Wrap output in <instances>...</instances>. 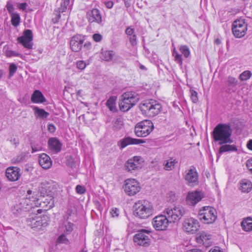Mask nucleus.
<instances>
[{"instance_id": "f257e3e1", "label": "nucleus", "mask_w": 252, "mask_h": 252, "mask_svg": "<svg viewBox=\"0 0 252 252\" xmlns=\"http://www.w3.org/2000/svg\"><path fill=\"white\" fill-rule=\"evenodd\" d=\"M232 130L229 124H219L213 129L212 135L214 140L221 146L219 149L220 154L227 152H236L237 148L231 138Z\"/></svg>"}, {"instance_id": "f03ea898", "label": "nucleus", "mask_w": 252, "mask_h": 252, "mask_svg": "<svg viewBox=\"0 0 252 252\" xmlns=\"http://www.w3.org/2000/svg\"><path fill=\"white\" fill-rule=\"evenodd\" d=\"M134 215L140 219H147L154 213V208L151 202L147 200L136 201L133 206Z\"/></svg>"}, {"instance_id": "7ed1b4c3", "label": "nucleus", "mask_w": 252, "mask_h": 252, "mask_svg": "<svg viewBox=\"0 0 252 252\" xmlns=\"http://www.w3.org/2000/svg\"><path fill=\"white\" fill-rule=\"evenodd\" d=\"M139 108L143 114L148 117H153L160 113L162 106L158 101L150 99L142 102L139 105Z\"/></svg>"}, {"instance_id": "20e7f679", "label": "nucleus", "mask_w": 252, "mask_h": 252, "mask_svg": "<svg viewBox=\"0 0 252 252\" xmlns=\"http://www.w3.org/2000/svg\"><path fill=\"white\" fill-rule=\"evenodd\" d=\"M139 100V95L134 92H127L120 97L119 105L123 112L128 111L133 107Z\"/></svg>"}, {"instance_id": "39448f33", "label": "nucleus", "mask_w": 252, "mask_h": 252, "mask_svg": "<svg viewBox=\"0 0 252 252\" xmlns=\"http://www.w3.org/2000/svg\"><path fill=\"white\" fill-rule=\"evenodd\" d=\"M198 218L204 223H213L217 218V211L211 206L203 207L199 210Z\"/></svg>"}, {"instance_id": "423d86ee", "label": "nucleus", "mask_w": 252, "mask_h": 252, "mask_svg": "<svg viewBox=\"0 0 252 252\" xmlns=\"http://www.w3.org/2000/svg\"><path fill=\"white\" fill-rule=\"evenodd\" d=\"M154 128V124L151 121L145 120L136 125L134 132L138 137H146L150 134Z\"/></svg>"}, {"instance_id": "0eeeda50", "label": "nucleus", "mask_w": 252, "mask_h": 252, "mask_svg": "<svg viewBox=\"0 0 252 252\" xmlns=\"http://www.w3.org/2000/svg\"><path fill=\"white\" fill-rule=\"evenodd\" d=\"M58 187V184L52 180L45 181L41 183L38 190L41 196H54Z\"/></svg>"}, {"instance_id": "6e6552de", "label": "nucleus", "mask_w": 252, "mask_h": 252, "mask_svg": "<svg viewBox=\"0 0 252 252\" xmlns=\"http://www.w3.org/2000/svg\"><path fill=\"white\" fill-rule=\"evenodd\" d=\"M54 196H41L34 202V205L40 207L42 209L37 210L38 213H40L42 210L46 211L54 206Z\"/></svg>"}, {"instance_id": "1a4fd4ad", "label": "nucleus", "mask_w": 252, "mask_h": 252, "mask_svg": "<svg viewBox=\"0 0 252 252\" xmlns=\"http://www.w3.org/2000/svg\"><path fill=\"white\" fill-rule=\"evenodd\" d=\"M165 213L170 222L179 220L185 213V210L182 206H175L173 208H168Z\"/></svg>"}, {"instance_id": "9d476101", "label": "nucleus", "mask_w": 252, "mask_h": 252, "mask_svg": "<svg viewBox=\"0 0 252 252\" xmlns=\"http://www.w3.org/2000/svg\"><path fill=\"white\" fill-rule=\"evenodd\" d=\"M125 192L128 196H133L141 189L139 183L135 179H128L125 181L123 186Z\"/></svg>"}, {"instance_id": "9b49d317", "label": "nucleus", "mask_w": 252, "mask_h": 252, "mask_svg": "<svg viewBox=\"0 0 252 252\" xmlns=\"http://www.w3.org/2000/svg\"><path fill=\"white\" fill-rule=\"evenodd\" d=\"M232 31L236 37L241 38L246 33L247 25L243 20H235L232 24Z\"/></svg>"}, {"instance_id": "f8f14e48", "label": "nucleus", "mask_w": 252, "mask_h": 252, "mask_svg": "<svg viewBox=\"0 0 252 252\" xmlns=\"http://www.w3.org/2000/svg\"><path fill=\"white\" fill-rule=\"evenodd\" d=\"M84 40V36L81 34H77L71 37L69 41L70 48L71 51L74 52L80 51Z\"/></svg>"}, {"instance_id": "ddd939ff", "label": "nucleus", "mask_w": 252, "mask_h": 252, "mask_svg": "<svg viewBox=\"0 0 252 252\" xmlns=\"http://www.w3.org/2000/svg\"><path fill=\"white\" fill-rule=\"evenodd\" d=\"M150 231L142 229L138 231L133 237L134 242L136 243L138 245L144 247L147 246L149 244L150 239L148 235L149 234Z\"/></svg>"}, {"instance_id": "4468645a", "label": "nucleus", "mask_w": 252, "mask_h": 252, "mask_svg": "<svg viewBox=\"0 0 252 252\" xmlns=\"http://www.w3.org/2000/svg\"><path fill=\"white\" fill-rule=\"evenodd\" d=\"M184 230L189 233H195L199 228L198 220L194 218H190L186 219L183 224Z\"/></svg>"}, {"instance_id": "2eb2a0df", "label": "nucleus", "mask_w": 252, "mask_h": 252, "mask_svg": "<svg viewBox=\"0 0 252 252\" xmlns=\"http://www.w3.org/2000/svg\"><path fill=\"white\" fill-rule=\"evenodd\" d=\"M169 222L168 218L163 215L156 217L152 221L154 227L157 230H166Z\"/></svg>"}, {"instance_id": "dca6fc26", "label": "nucleus", "mask_w": 252, "mask_h": 252, "mask_svg": "<svg viewBox=\"0 0 252 252\" xmlns=\"http://www.w3.org/2000/svg\"><path fill=\"white\" fill-rule=\"evenodd\" d=\"M33 39L32 33L31 30H26L24 32L23 36L18 37L17 41L22 44L23 46L29 49H32Z\"/></svg>"}, {"instance_id": "f3484780", "label": "nucleus", "mask_w": 252, "mask_h": 252, "mask_svg": "<svg viewBox=\"0 0 252 252\" xmlns=\"http://www.w3.org/2000/svg\"><path fill=\"white\" fill-rule=\"evenodd\" d=\"M144 160L140 156H135L129 159L126 163V167L128 172H132L142 167Z\"/></svg>"}, {"instance_id": "a211bd4d", "label": "nucleus", "mask_w": 252, "mask_h": 252, "mask_svg": "<svg viewBox=\"0 0 252 252\" xmlns=\"http://www.w3.org/2000/svg\"><path fill=\"white\" fill-rule=\"evenodd\" d=\"M27 221L32 228H37L38 230L41 229L42 227H46L48 224L45 217L37 218L36 219L28 218Z\"/></svg>"}, {"instance_id": "6ab92c4d", "label": "nucleus", "mask_w": 252, "mask_h": 252, "mask_svg": "<svg viewBox=\"0 0 252 252\" xmlns=\"http://www.w3.org/2000/svg\"><path fill=\"white\" fill-rule=\"evenodd\" d=\"M87 18L90 23L102 24V16L100 11L97 8H93L87 13Z\"/></svg>"}, {"instance_id": "aec40b11", "label": "nucleus", "mask_w": 252, "mask_h": 252, "mask_svg": "<svg viewBox=\"0 0 252 252\" xmlns=\"http://www.w3.org/2000/svg\"><path fill=\"white\" fill-rule=\"evenodd\" d=\"M62 142L57 137H51L48 139V148L54 154L59 153L62 150Z\"/></svg>"}, {"instance_id": "412c9836", "label": "nucleus", "mask_w": 252, "mask_h": 252, "mask_svg": "<svg viewBox=\"0 0 252 252\" xmlns=\"http://www.w3.org/2000/svg\"><path fill=\"white\" fill-rule=\"evenodd\" d=\"M202 198V192L196 191L189 192L187 197V202L189 205L193 206Z\"/></svg>"}, {"instance_id": "4be33fe9", "label": "nucleus", "mask_w": 252, "mask_h": 252, "mask_svg": "<svg viewBox=\"0 0 252 252\" xmlns=\"http://www.w3.org/2000/svg\"><path fill=\"white\" fill-rule=\"evenodd\" d=\"M38 160L39 164L44 169H48L52 165L51 158L45 153L40 155Z\"/></svg>"}, {"instance_id": "5701e85b", "label": "nucleus", "mask_w": 252, "mask_h": 252, "mask_svg": "<svg viewBox=\"0 0 252 252\" xmlns=\"http://www.w3.org/2000/svg\"><path fill=\"white\" fill-rule=\"evenodd\" d=\"M31 101L34 103H42L46 101V99L40 91L35 90L32 95Z\"/></svg>"}, {"instance_id": "b1692460", "label": "nucleus", "mask_w": 252, "mask_h": 252, "mask_svg": "<svg viewBox=\"0 0 252 252\" xmlns=\"http://www.w3.org/2000/svg\"><path fill=\"white\" fill-rule=\"evenodd\" d=\"M144 143H145V141L143 140L127 137L124 138L121 142V146L122 148H124L130 144L137 145Z\"/></svg>"}, {"instance_id": "393cba45", "label": "nucleus", "mask_w": 252, "mask_h": 252, "mask_svg": "<svg viewBox=\"0 0 252 252\" xmlns=\"http://www.w3.org/2000/svg\"><path fill=\"white\" fill-rule=\"evenodd\" d=\"M240 189L243 192H249L252 189V182L248 179L242 180L240 183Z\"/></svg>"}, {"instance_id": "a878e982", "label": "nucleus", "mask_w": 252, "mask_h": 252, "mask_svg": "<svg viewBox=\"0 0 252 252\" xmlns=\"http://www.w3.org/2000/svg\"><path fill=\"white\" fill-rule=\"evenodd\" d=\"M185 180L190 186L196 185L198 183L197 174H186Z\"/></svg>"}, {"instance_id": "bb28decb", "label": "nucleus", "mask_w": 252, "mask_h": 252, "mask_svg": "<svg viewBox=\"0 0 252 252\" xmlns=\"http://www.w3.org/2000/svg\"><path fill=\"white\" fill-rule=\"evenodd\" d=\"M66 165L70 168H76L78 166L79 160L77 158H74L72 156H69L66 157Z\"/></svg>"}, {"instance_id": "cd10ccee", "label": "nucleus", "mask_w": 252, "mask_h": 252, "mask_svg": "<svg viewBox=\"0 0 252 252\" xmlns=\"http://www.w3.org/2000/svg\"><path fill=\"white\" fill-rule=\"evenodd\" d=\"M242 229L246 231L252 230V219L248 217L244 219L241 222Z\"/></svg>"}, {"instance_id": "c85d7f7f", "label": "nucleus", "mask_w": 252, "mask_h": 252, "mask_svg": "<svg viewBox=\"0 0 252 252\" xmlns=\"http://www.w3.org/2000/svg\"><path fill=\"white\" fill-rule=\"evenodd\" d=\"M178 162V160L176 158H171L165 161V163L164 164V168L166 170H172L175 168V164Z\"/></svg>"}, {"instance_id": "c756f323", "label": "nucleus", "mask_w": 252, "mask_h": 252, "mask_svg": "<svg viewBox=\"0 0 252 252\" xmlns=\"http://www.w3.org/2000/svg\"><path fill=\"white\" fill-rule=\"evenodd\" d=\"M35 115L37 118H42L43 119H46L49 115V113L45 111L44 109L39 108L37 107H34Z\"/></svg>"}, {"instance_id": "7c9ffc66", "label": "nucleus", "mask_w": 252, "mask_h": 252, "mask_svg": "<svg viewBox=\"0 0 252 252\" xmlns=\"http://www.w3.org/2000/svg\"><path fill=\"white\" fill-rule=\"evenodd\" d=\"M114 53L113 51H102L101 52V58L106 61H110L114 56Z\"/></svg>"}, {"instance_id": "2f4dec72", "label": "nucleus", "mask_w": 252, "mask_h": 252, "mask_svg": "<svg viewBox=\"0 0 252 252\" xmlns=\"http://www.w3.org/2000/svg\"><path fill=\"white\" fill-rule=\"evenodd\" d=\"M20 22V17L19 14L17 13H12L11 15V23L14 27H17Z\"/></svg>"}, {"instance_id": "473e14b6", "label": "nucleus", "mask_w": 252, "mask_h": 252, "mask_svg": "<svg viewBox=\"0 0 252 252\" xmlns=\"http://www.w3.org/2000/svg\"><path fill=\"white\" fill-rule=\"evenodd\" d=\"M116 99L114 97H110L106 103V106L111 111H114L115 109Z\"/></svg>"}, {"instance_id": "72a5a7b5", "label": "nucleus", "mask_w": 252, "mask_h": 252, "mask_svg": "<svg viewBox=\"0 0 252 252\" xmlns=\"http://www.w3.org/2000/svg\"><path fill=\"white\" fill-rule=\"evenodd\" d=\"M252 73L249 70H246L243 72L239 76V79L241 81H246L252 76Z\"/></svg>"}, {"instance_id": "f704fd0d", "label": "nucleus", "mask_w": 252, "mask_h": 252, "mask_svg": "<svg viewBox=\"0 0 252 252\" xmlns=\"http://www.w3.org/2000/svg\"><path fill=\"white\" fill-rule=\"evenodd\" d=\"M64 225L65 227L64 232L66 234L70 233L73 230V224L70 222L66 221L64 222Z\"/></svg>"}, {"instance_id": "c9c22d12", "label": "nucleus", "mask_w": 252, "mask_h": 252, "mask_svg": "<svg viewBox=\"0 0 252 252\" xmlns=\"http://www.w3.org/2000/svg\"><path fill=\"white\" fill-rule=\"evenodd\" d=\"M180 51L184 55L185 57L188 58L190 55V51L189 47L186 45H183L180 47Z\"/></svg>"}, {"instance_id": "e433bc0d", "label": "nucleus", "mask_w": 252, "mask_h": 252, "mask_svg": "<svg viewBox=\"0 0 252 252\" xmlns=\"http://www.w3.org/2000/svg\"><path fill=\"white\" fill-rule=\"evenodd\" d=\"M227 83L228 85L231 87H235L237 85V80L232 76H229L227 80Z\"/></svg>"}, {"instance_id": "4c0bfd02", "label": "nucleus", "mask_w": 252, "mask_h": 252, "mask_svg": "<svg viewBox=\"0 0 252 252\" xmlns=\"http://www.w3.org/2000/svg\"><path fill=\"white\" fill-rule=\"evenodd\" d=\"M20 171V169L19 168L15 166H10L7 168L5 173H19Z\"/></svg>"}, {"instance_id": "58836bf2", "label": "nucleus", "mask_w": 252, "mask_h": 252, "mask_svg": "<svg viewBox=\"0 0 252 252\" xmlns=\"http://www.w3.org/2000/svg\"><path fill=\"white\" fill-rule=\"evenodd\" d=\"M190 98L193 103H196L198 101L197 93L192 89L190 90Z\"/></svg>"}, {"instance_id": "ea45409f", "label": "nucleus", "mask_w": 252, "mask_h": 252, "mask_svg": "<svg viewBox=\"0 0 252 252\" xmlns=\"http://www.w3.org/2000/svg\"><path fill=\"white\" fill-rule=\"evenodd\" d=\"M69 3V0H63V1L62 2L61 7L59 8V12H63L67 9V6Z\"/></svg>"}, {"instance_id": "a19ab883", "label": "nucleus", "mask_w": 252, "mask_h": 252, "mask_svg": "<svg viewBox=\"0 0 252 252\" xmlns=\"http://www.w3.org/2000/svg\"><path fill=\"white\" fill-rule=\"evenodd\" d=\"M21 174H5L8 181L13 182L17 181L20 178Z\"/></svg>"}, {"instance_id": "79ce46f5", "label": "nucleus", "mask_w": 252, "mask_h": 252, "mask_svg": "<svg viewBox=\"0 0 252 252\" xmlns=\"http://www.w3.org/2000/svg\"><path fill=\"white\" fill-rule=\"evenodd\" d=\"M57 242L59 243H64L67 244H68L69 241L66 238L65 235L64 234L61 235L57 239Z\"/></svg>"}, {"instance_id": "37998d69", "label": "nucleus", "mask_w": 252, "mask_h": 252, "mask_svg": "<svg viewBox=\"0 0 252 252\" xmlns=\"http://www.w3.org/2000/svg\"><path fill=\"white\" fill-rule=\"evenodd\" d=\"M130 44L132 46H135L137 44V36L135 34L128 36Z\"/></svg>"}, {"instance_id": "c03bdc74", "label": "nucleus", "mask_w": 252, "mask_h": 252, "mask_svg": "<svg viewBox=\"0 0 252 252\" xmlns=\"http://www.w3.org/2000/svg\"><path fill=\"white\" fill-rule=\"evenodd\" d=\"M200 237L202 241L204 243L205 242H207V240H209L211 239V235L209 234H208L206 232H202Z\"/></svg>"}, {"instance_id": "a18cd8bd", "label": "nucleus", "mask_w": 252, "mask_h": 252, "mask_svg": "<svg viewBox=\"0 0 252 252\" xmlns=\"http://www.w3.org/2000/svg\"><path fill=\"white\" fill-rule=\"evenodd\" d=\"M17 69V66L14 64L12 63L10 65L9 70V76H12L13 75V74L16 72V70Z\"/></svg>"}, {"instance_id": "49530a36", "label": "nucleus", "mask_w": 252, "mask_h": 252, "mask_svg": "<svg viewBox=\"0 0 252 252\" xmlns=\"http://www.w3.org/2000/svg\"><path fill=\"white\" fill-rule=\"evenodd\" d=\"M76 191L77 193L82 194L86 192L85 188L81 185H77L75 188Z\"/></svg>"}, {"instance_id": "de8ad7c7", "label": "nucleus", "mask_w": 252, "mask_h": 252, "mask_svg": "<svg viewBox=\"0 0 252 252\" xmlns=\"http://www.w3.org/2000/svg\"><path fill=\"white\" fill-rule=\"evenodd\" d=\"M21 54L13 51L8 50L6 52V56L8 57H19Z\"/></svg>"}, {"instance_id": "09e8293b", "label": "nucleus", "mask_w": 252, "mask_h": 252, "mask_svg": "<svg viewBox=\"0 0 252 252\" xmlns=\"http://www.w3.org/2000/svg\"><path fill=\"white\" fill-rule=\"evenodd\" d=\"M25 156L23 154H21L17 156L16 158H13L12 159V161L13 163H19L23 161L24 158Z\"/></svg>"}, {"instance_id": "8fccbe9b", "label": "nucleus", "mask_w": 252, "mask_h": 252, "mask_svg": "<svg viewBox=\"0 0 252 252\" xmlns=\"http://www.w3.org/2000/svg\"><path fill=\"white\" fill-rule=\"evenodd\" d=\"M76 66L78 69L83 70L86 67V63L84 61H79L76 63Z\"/></svg>"}, {"instance_id": "3c124183", "label": "nucleus", "mask_w": 252, "mask_h": 252, "mask_svg": "<svg viewBox=\"0 0 252 252\" xmlns=\"http://www.w3.org/2000/svg\"><path fill=\"white\" fill-rule=\"evenodd\" d=\"M174 56V58H175V61L179 63L180 64H182V62H183V61H182V55L179 54L177 51H176V55Z\"/></svg>"}, {"instance_id": "603ef678", "label": "nucleus", "mask_w": 252, "mask_h": 252, "mask_svg": "<svg viewBox=\"0 0 252 252\" xmlns=\"http://www.w3.org/2000/svg\"><path fill=\"white\" fill-rule=\"evenodd\" d=\"M110 214L113 218L118 217L119 215V210L117 208H112L110 211Z\"/></svg>"}, {"instance_id": "864d4df0", "label": "nucleus", "mask_w": 252, "mask_h": 252, "mask_svg": "<svg viewBox=\"0 0 252 252\" xmlns=\"http://www.w3.org/2000/svg\"><path fill=\"white\" fill-rule=\"evenodd\" d=\"M28 4L27 2H22V3H17V6L18 8L21 10L25 11L28 6Z\"/></svg>"}, {"instance_id": "5fc2aeb1", "label": "nucleus", "mask_w": 252, "mask_h": 252, "mask_svg": "<svg viewBox=\"0 0 252 252\" xmlns=\"http://www.w3.org/2000/svg\"><path fill=\"white\" fill-rule=\"evenodd\" d=\"M125 33L128 36L133 35L135 34L134 29L133 28H131L130 27H127L125 31Z\"/></svg>"}, {"instance_id": "6e6d98bb", "label": "nucleus", "mask_w": 252, "mask_h": 252, "mask_svg": "<svg viewBox=\"0 0 252 252\" xmlns=\"http://www.w3.org/2000/svg\"><path fill=\"white\" fill-rule=\"evenodd\" d=\"M83 49L86 52L87 51H89L92 48V44L89 41H87L85 42L84 44H83Z\"/></svg>"}, {"instance_id": "4d7b16f0", "label": "nucleus", "mask_w": 252, "mask_h": 252, "mask_svg": "<svg viewBox=\"0 0 252 252\" xmlns=\"http://www.w3.org/2000/svg\"><path fill=\"white\" fill-rule=\"evenodd\" d=\"M93 38L95 42H100L102 39V36L99 33H95L93 35Z\"/></svg>"}, {"instance_id": "13d9d810", "label": "nucleus", "mask_w": 252, "mask_h": 252, "mask_svg": "<svg viewBox=\"0 0 252 252\" xmlns=\"http://www.w3.org/2000/svg\"><path fill=\"white\" fill-rule=\"evenodd\" d=\"M6 8L8 12L12 15V13H14L13 12L14 11V7L12 4L8 2L6 4Z\"/></svg>"}, {"instance_id": "bf43d9fd", "label": "nucleus", "mask_w": 252, "mask_h": 252, "mask_svg": "<svg viewBox=\"0 0 252 252\" xmlns=\"http://www.w3.org/2000/svg\"><path fill=\"white\" fill-rule=\"evenodd\" d=\"M48 129L50 132L53 133L56 130L55 126L52 124H50L48 126Z\"/></svg>"}, {"instance_id": "052dcab7", "label": "nucleus", "mask_w": 252, "mask_h": 252, "mask_svg": "<svg viewBox=\"0 0 252 252\" xmlns=\"http://www.w3.org/2000/svg\"><path fill=\"white\" fill-rule=\"evenodd\" d=\"M30 199H31L30 197H29V199H28V197H27L26 198L23 199H22L20 203L23 204L24 205L26 203L27 205H29V203L32 204V203H31V202H30V201H31Z\"/></svg>"}, {"instance_id": "680f3d73", "label": "nucleus", "mask_w": 252, "mask_h": 252, "mask_svg": "<svg viewBox=\"0 0 252 252\" xmlns=\"http://www.w3.org/2000/svg\"><path fill=\"white\" fill-rule=\"evenodd\" d=\"M119 125H122V122L120 119H117L115 122L114 127H115L116 129H119L120 128Z\"/></svg>"}, {"instance_id": "e2e57ef3", "label": "nucleus", "mask_w": 252, "mask_h": 252, "mask_svg": "<svg viewBox=\"0 0 252 252\" xmlns=\"http://www.w3.org/2000/svg\"><path fill=\"white\" fill-rule=\"evenodd\" d=\"M247 166L250 171H252V158L247 161Z\"/></svg>"}, {"instance_id": "0e129e2a", "label": "nucleus", "mask_w": 252, "mask_h": 252, "mask_svg": "<svg viewBox=\"0 0 252 252\" xmlns=\"http://www.w3.org/2000/svg\"><path fill=\"white\" fill-rule=\"evenodd\" d=\"M105 4L108 8H111L113 6V2L112 1H108L106 2Z\"/></svg>"}, {"instance_id": "69168bd1", "label": "nucleus", "mask_w": 252, "mask_h": 252, "mask_svg": "<svg viewBox=\"0 0 252 252\" xmlns=\"http://www.w3.org/2000/svg\"><path fill=\"white\" fill-rule=\"evenodd\" d=\"M125 5L126 7H129L131 5V0H124Z\"/></svg>"}, {"instance_id": "338daca9", "label": "nucleus", "mask_w": 252, "mask_h": 252, "mask_svg": "<svg viewBox=\"0 0 252 252\" xmlns=\"http://www.w3.org/2000/svg\"><path fill=\"white\" fill-rule=\"evenodd\" d=\"M247 146L249 150L252 151V140H250L248 141Z\"/></svg>"}, {"instance_id": "774afa93", "label": "nucleus", "mask_w": 252, "mask_h": 252, "mask_svg": "<svg viewBox=\"0 0 252 252\" xmlns=\"http://www.w3.org/2000/svg\"><path fill=\"white\" fill-rule=\"evenodd\" d=\"M209 252H222L219 247H216L214 249H211Z\"/></svg>"}]
</instances>
